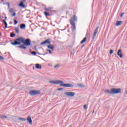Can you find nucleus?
Returning a JSON list of instances; mask_svg holds the SVG:
<instances>
[{
    "mask_svg": "<svg viewBox=\"0 0 127 127\" xmlns=\"http://www.w3.org/2000/svg\"><path fill=\"white\" fill-rule=\"evenodd\" d=\"M24 42V38L22 37H20L14 40V42H11V44L12 45H20L21 43H23Z\"/></svg>",
    "mask_w": 127,
    "mask_h": 127,
    "instance_id": "obj_1",
    "label": "nucleus"
},
{
    "mask_svg": "<svg viewBox=\"0 0 127 127\" xmlns=\"http://www.w3.org/2000/svg\"><path fill=\"white\" fill-rule=\"evenodd\" d=\"M74 21H77V16H76V15H73V19H71L70 20V23L72 26L73 29H76L75 22H74Z\"/></svg>",
    "mask_w": 127,
    "mask_h": 127,
    "instance_id": "obj_2",
    "label": "nucleus"
},
{
    "mask_svg": "<svg viewBox=\"0 0 127 127\" xmlns=\"http://www.w3.org/2000/svg\"><path fill=\"white\" fill-rule=\"evenodd\" d=\"M112 95H115L116 94H120L122 92L121 88H112Z\"/></svg>",
    "mask_w": 127,
    "mask_h": 127,
    "instance_id": "obj_3",
    "label": "nucleus"
},
{
    "mask_svg": "<svg viewBox=\"0 0 127 127\" xmlns=\"http://www.w3.org/2000/svg\"><path fill=\"white\" fill-rule=\"evenodd\" d=\"M23 44L24 46H30V45H31V41H30V39H27L26 40L25 39H24Z\"/></svg>",
    "mask_w": 127,
    "mask_h": 127,
    "instance_id": "obj_4",
    "label": "nucleus"
},
{
    "mask_svg": "<svg viewBox=\"0 0 127 127\" xmlns=\"http://www.w3.org/2000/svg\"><path fill=\"white\" fill-rule=\"evenodd\" d=\"M30 95L31 96H36V95H39L40 94V91L39 90H31L29 92Z\"/></svg>",
    "mask_w": 127,
    "mask_h": 127,
    "instance_id": "obj_5",
    "label": "nucleus"
},
{
    "mask_svg": "<svg viewBox=\"0 0 127 127\" xmlns=\"http://www.w3.org/2000/svg\"><path fill=\"white\" fill-rule=\"evenodd\" d=\"M49 83H51V84H55L56 85H58V84H63V81L60 80H50L49 81Z\"/></svg>",
    "mask_w": 127,
    "mask_h": 127,
    "instance_id": "obj_6",
    "label": "nucleus"
},
{
    "mask_svg": "<svg viewBox=\"0 0 127 127\" xmlns=\"http://www.w3.org/2000/svg\"><path fill=\"white\" fill-rule=\"evenodd\" d=\"M60 86L61 87H65V88H73L74 87V85L72 84H62L61 83Z\"/></svg>",
    "mask_w": 127,
    "mask_h": 127,
    "instance_id": "obj_7",
    "label": "nucleus"
},
{
    "mask_svg": "<svg viewBox=\"0 0 127 127\" xmlns=\"http://www.w3.org/2000/svg\"><path fill=\"white\" fill-rule=\"evenodd\" d=\"M64 95H65V96H67V97H74L75 94V92L68 91L65 92Z\"/></svg>",
    "mask_w": 127,
    "mask_h": 127,
    "instance_id": "obj_8",
    "label": "nucleus"
},
{
    "mask_svg": "<svg viewBox=\"0 0 127 127\" xmlns=\"http://www.w3.org/2000/svg\"><path fill=\"white\" fill-rule=\"evenodd\" d=\"M98 30H99V27H97L93 33V37H92L93 39H94L97 36V33H98Z\"/></svg>",
    "mask_w": 127,
    "mask_h": 127,
    "instance_id": "obj_9",
    "label": "nucleus"
},
{
    "mask_svg": "<svg viewBox=\"0 0 127 127\" xmlns=\"http://www.w3.org/2000/svg\"><path fill=\"white\" fill-rule=\"evenodd\" d=\"M51 43V42H50L49 39H47V40L44 41V42H42L41 43V45H44L45 44H50Z\"/></svg>",
    "mask_w": 127,
    "mask_h": 127,
    "instance_id": "obj_10",
    "label": "nucleus"
},
{
    "mask_svg": "<svg viewBox=\"0 0 127 127\" xmlns=\"http://www.w3.org/2000/svg\"><path fill=\"white\" fill-rule=\"evenodd\" d=\"M47 48L49 49H51L52 51H53V50H54V46L53 45L50 44L48 46Z\"/></svg>",
    "mask_w": 127,
    "mask_h": 127,
    "instance_id": "obj_11",
    "label": "nucleus"
},
{
    "mask_svg": "<svg viewBox=\"0 0 127 127\" xmlns=\"http://www.w3.org/2000/svg\"><path fill=\"white\" fill-rule=\"evenodd\" d=\"M121 52H122V50H119L117 52V55H118V56H119L120 58H123V54L121 53Z\"/></svg>",
    "mask_w": 127,
    "mask_h": 127,
    "instance_id": "obj_12",
    "label": "nucleus"
},
{
    "mask_svg": "<svg viewBox=\"0 0 127 127\" xmlns=\"http://www.w3.org/2000/svg\"><path fill=\"white\" fill-rule=\"evenodd\" d=\"M27 120L28 121V122L29 124H30V125L32 124V120H31V117L30 116H28Z\"/></svg>",
    "mask_w": 127,
    "mask_h": 127,
    "instance_id": "obj_13",
    "label": "nucleus"
},
{
    "mask_svg": "<svg viewBox=\"0 0 127 127\" xmlns=\"http://www.w3.org/2000/svg\"><path fill=\"white\" fill-rule=\"evenodd\" d=\"M122 23H123V21H117L116 23L115 24V25H116V26H119V25H121V24H122Z\"/></svg>",
    "mask_w": 127,
    "mask_h": 127,
    "instance_id": "obj_14",
    "label": "nucleus"
},
{
    "mask_svg": "<svg viewBox=\"0 0 127 127\" xmlns=\"http://www.w3.org/2000/svg\"><path fill=\"white\" fill-rule=\"evenodd\" d=\"M104 92L107 94H110V95H112V90H110L109 89H105L104 90Z\"/></svg>",
    "mask_w": 127,
    "mask_h": 127,
    "instance_id": "obj_15",
    "label": "nucleus"
},
{
    "mask_svg": "<svg viewBox=\"0 0 127 127\" xmlns=\"http://www.w3.org/2000/svg\"><path fill=\"white\" fill-rule=\"evenodd\" d=\"M24 3H23L22 2H20L19 4V6H20L21 7H25V5H24Z\"/></svg>",
    "mask_w": 127,
    "mask_h": 127,
    "instance_id": "obj_16",
    "label": "nucleus"
},
{
    "mask_svg": "<svg viewBox=\"0 0 127 127\" xmlns=\"http://www.w3.org/2000/svg\"><path fill=\"white\" fill-rule=\"evenodd\" d=\"M21 29H25V24H21L20 26Z\"/></svg>",
    "mask_w": 127,
    "mask_h": 127,
    "instance_id": "obj_17",
    "label": "nucleus"
},
{
    "mask_svg": "<svg viewBox=\"0 0 127 127\" xmlns=\"http://www.w3.org/2000/svg\"><path fill=\"white\" fill-rule=\"evenodd\" d=\"M36 68L37 69H41V65L38 64H36Z\"/></svg>",
    "mask_w": 127,
    "mask_h": 127,
    "instance_id": "obj_18",
    "label": "nucleus"
},
{
    "mask_svg": "<svg viewBox=\"0 0 127 127\" xmlns=\"http://www.w3.org/2000/svg\"><path fill=\"white\" fill-rule=\"evenodd\" d=\"M77 86L80 87L81 88H84L85 87V85H84L83 84H82L81 83H77Z\"/></svg>",
    "mask_w": 127,
    "mask_h": 127,
    "instance_id": "obj_19",
    "label": "nucleus"
},
{
    "mask_svg": "<svg viewBox=\"0 0 127 127\" xmlns=\"http://www.w3.org/2000/svg\"><path fill=\"white\" fill-rule=\"evenodd\" d=\"M87 40V37H85L83 38V39L80 42V44H83L84 42H86V41Z\"/></svg>",
    "mask_w": 127,
    "mask_h": 127,
    "instance_id": "obj_20",
    "label": "nucleus"
},
{
    "mask_svg": "<svg viewBox=\"0 0 127 127\" xmlns=\"http://www.w3.org/2000/svg\"><path fill=\"white\" fill-rule=\"evenodd\" d=\"M19 48H21V49H26V47H24L23 45H20L18 47Z\"/></svg>",
    "mask_w": 127,
    "mask_h": 127,
    "instance_id": "obj_21",
    "label": "nucleus"
},
{
    "mask_svg": "<svg viewBox=\"0 0 127 127\" xmlns=\"http://www.w3.org/2000/svg\"><path fill=\"white\" fill-rule=\"evenodd\" d=\"M2 21L5 25V28H7V23H6V21H5L4 20H2Z\"/></svg>",
    "mask_w": 127,
    "mask_h": 127,
    "instance_id": "obj_22",
    "label": "nucleus"
},
{
    "mask_svg": "<svg viewBox=\"0 0 127 127\" xmlns=\"http://www.w3.org/2000/svg\"><path fill=\"white\" fill-rule=\"evenodd\" d=\"M0 119H7V117L5 115H0Z\"/></svg>",
    "mask_w": 127,
    "mask_h": 127,
    "instance_id": "obj_23",
    "label": "nucleus"
},
{
    "mask_svg": "<svg viewBox=\"0 0 127 127\" xmlns=\"http://www.w3.org/2000/svg\"><path fill=\"white\" fill-rule=\"evenodd\" d=\"M19 121H22V122H24V121H26V119L22 118H18V119Z\"/></svg>",
    "mask_w": 127,
    "mask_h": 127,
    "instance_id": "obj_24",
    "label": "nucleus"
},
{
    "mask_svg": "<svg viewBox=\"0 0 127 127\" xmlns=\"http://www.w3.org/2000/svg\"><path fill=\"white\" fill-rule=\"evenodd\" d=\"M44 14L46 16H49V15H50V14H49V13L47 12H44Z\"/></svg>",
    "mask_w": 127,
    "mask_h": 127,
    "instance_id": "obj_25",
    "label": "nucleus"
},
{
    "mask_svg": "<svg viewBox=\"0 0 127 127\" xmlns=\"http://www.w3.org/2000/svg\"><path fill=\"white\" fill-rule=\"evenodd\" d=\"M10 36V37H14V36H15V34L13 33H11Z\"/></svg>",
    "mask_w": 127,
    "mask_h": 127,
    "instance_id": "obj_26",
    "label": "nucleus"
},
{
    "mask_svg": "<svg viewBox=\"0 0 127 127\" xmlns=\"http://www.w3.org/2000/svg\"><path fill=\"white\" fill-rule=\"evenodd\" d=\"M15 31H16V33H17V34L19 33V30H18V28H16L15 29Z\"/></svg>",
    "mask_w": 127,
    "mask_h": 127,
    "instance_id": "obj_27",
    "label": "nucleus"
},
{
    "mask_svg": "<svg viewBox=\"0 0 127 127\" xmlns=\"http://www.w3.org/2000/svg\"><path fill=\"white\" fill-rule=\"evenodd\" d=\"M46 51L49 52V54H52V52H51V50H46Z\"/></svg>",
    "mask_w": 127,
    "mask_h": 127,
    "instance_id": "obj_28",
    "label": "nucleus"
},
{
    "mask_svg": "<svg viewBox=\"0 0 127 127\" xmlns=\"http://www.w3.org/2000/svg\"><path fill=\"white\" fill-rule=\"evenodd\" d=\"M13 11H14V10H13V9L10 8V9H9V12H10V13L13 12Z\"/></svg>",
    "mask_w": 127,
    "mask_h": 127,
    "instance_id": "obj_29",
    "label": "nucleus"
},
{
    "mask_svg": "<svg viewBox=\"0 0 127 127\" xmlns=\"http://www.w3.org/2000/svg\"><path fill=\"white\" fill-rule=\"evenodd\" d=\"M109 53L110 54H113V53H114V51L113 50H111L110 51H109Z\"/></svg>",
    "mask_w": 127,
    "mask_h": 127,
    "instance_id": "obj_30",
    "label": "nucleus"
},
{
    "mask_svg": "<svg viewBox=\"0 0 127 127\" xmlns=\"http://www.w3.org/2000/svg\"><path fill=\"white\" fill-rule=\"evenodd\" d=\"M59 66H60V64H56V65L54 66V68H58V67H59Z\"/></svg>",
    "mask_w": 127,
    "mask_h": 127,
    "instance_id": "obj_31",
    "label": "nucleus"
},
{
    "mask_svg": "<svg viewBox=\"0 0 127 127\" xmlns=\"http://www.w3.org/2000/svg\"><path fill=\"white\" fill-rule=\"evenodd\" d=\"M14 25H15V24H17L18 22L17 21V20L16 19L14 20Z\"/></svg>",
    "mask_w": 127,
    "mask_h": 127,
    "instance_id": "obj_32",
    "label": "nucleus"
},
{
    "mask_svg": "<svg viewBox=\"0 0 127 127\" xmlns=\"http://www.w3.org/2000/svg\"><path fill=\"white\" fill-rule=\"evenodd\" d=\"M31 54L33 55H36V52H32Z\"/></svg>",
    "mask_w": 127,
    "mask_h": 127,
    "instance_id": "obj_33",
    "label": "nucleus"
},
{
    "mask_svg": "<svg viewBox=\"0 0 127 127\" xmlns=\"http://www.w3.org/2000/svg\"><path fill=\"white\" fill-rule=\"evenodd\" d=\"M64 89V88H58V91H62Z\"/></svg>",
    "mask_w": 127,
    "mask_h": 127,
    "instance_id": "obj_34",
    "label": "nucleus"
},
{
    "mask_svg": "<svg viewBox=\"0 0 127 127\" xmlns=\"http://www.w3.org/2000/svg\"><path fill=\"white\" fill-rule=\"evenodd\" d=\"M3 59H4V58H3V57H2V56H0V60H3Z\"/></svg>",
    "mask_w": 127,
    "mask_h": 127,
    "instance_id": "obj_35",
    "label": "nucleus"
},
{
    "mask_svg": "<svg viewBox=\"0 0 127 127\" xmlns=\"http://www.w3.org/2000/svg\"><path fill=\"white\" fill-rule=\"evenodd\" d=\"M84 109H85V110H87V105H84L83 106Z\"/></svg>",
    "mask_w": 127,
    "mask_h": 127,
    "instance_id": "obj_36",
    "label": "nucleus"
},
{
    "mask_svg": "<svg viewBox=\"0 0 127 127\" xmlns=\"http://www.w3.org/2000/svg\"><path fill=\"white\" fill-rule=\"evenodd\" d=\"M25 1H26V0H21V2H23V3H24Z\"/></svg>",
    "mask_w": 127,
    "mask_h": 127,
    "instance_id": "obj_37",
    "label": "nucleus"
},
{
    "mask_svg": "<svg viewBox=\"0 0 127 127\" xmlns=\"http://www.w3.org/2000/svg\"><path fill=\"white\" fill-rule=\"evenodd\" d=\"M121 17H123L124 16V13H122L120 15Z\"/></svg>",
    "mask_w": 127,
    "mask_h": 127,
    "instance_id": "obj_38",
    "label": "nucleus"
},
{
    "mask_svg": "<svg viewBox=\"0 0 127 127\" xmlns=\"http://www.w3.org/2000/svg\"><path fill=\"white\" fill-rule=\"evenodd\" d=\"M16 14L15 13V12H14V13H13L12 16H15Z\"/></svg>",
    "mask_w": 127,
    "mask_h": 127,
    "instance_id": "obj_39",
    "label": "nucleus"
},
{
    "mask_svg": "<svg viewBox=\"0 0 127 127\" xmlns=\"http://www.w3.org/2000/svg\"><path fill=\"white\" fill-rule=\"evenodd\" d=\"M45 10H46V11H49V9L45 8Z\"/></svg>",
    "mask_w": 127,
    "mask_h": 127,
    "instance_id": "obj_40",
    "label": "nucleus"
},
{
    "mask_svg": "<svg viewBox=\"0 0 127 127\" xmlns=\"http://www.w3.org/2000/svg\"><path fill=\"white\" fill-rule=\"evenodd\" d=\"M42 55H43L44 56L46 55V54H43Z\"/></svg>",
    "mask_w": 127,
    "mask_h": 127,
    "instance_id": "obj_41",
    "label": "nucleus"
},
{
    "mask_svg": "<svg viewBox=\"0 0 127 127\" xmlns=\"http://www.w3.org/2000/svg\"><path fill=\"white\" fill-rule=\"evenodd\" d=\"M84 46H85V45H82V46H81V47L83 48V47H84Z\"/></svg>",
    "mask_w": 127,
    "mask_h": 127,
    "instance_id": "obj_42",
    "label": "nucleus"
},
{
    "mask_svg": "<svg viewBox=\"0 0 127 127\" xmlns=\"http://www.w3.org/2000/svg\"><path fill=\"white\" fill-rule=\"evenodd\" d=\"M6 18H7V17H5L4 19L6 20Z\"/></svg>",
    "mask_w": 127,
    "mask_h": 127,
    "instance_id": "obj_43",
    "label": "nucleus"
},
{
    "mask_svg": "<svg viewBox=\"0 0 127 127\" xmlns=\"http://www.w3.org/2000/svg\"><path fill=\"white\" fill-rule=\"evenodd\" d=\"M8 6H9V7L10 6V5H9V3H8Z\"/></svg>",
    "mask_w": 127,
    "mask_h": 127,
    "instance_id": "obj_44",
    "label": "nucleus"
},
{
    "mask_svg": "<svg viewBox=\"0 0 127 127\" xmlns=\"http://www.w3.org/2000/svg\"><path fill=\"white\" fill-rule=\"evenodd\" d=\"M0 35H1V34H0Z\"/></svg>",
    "mask_w": 127,
    "mask_h": 127,
    "instance_id": "obj_45",
    "label": "nucleus"
},
{
    "mask_svg": "<svg viewBox=\"0 0 127 127\" xmlns=\"http://www.w3.org/2000/svg\"><path fill=\"white\" fill-rule=\"evenodd\" d=\"M33 69H34V67H33Z\"/></svg>",
    "mask_w": 127,
    "mask_h": 127,
    "instance_id": "obj_46",
    "label": "nucleus"
}]
</instances>
